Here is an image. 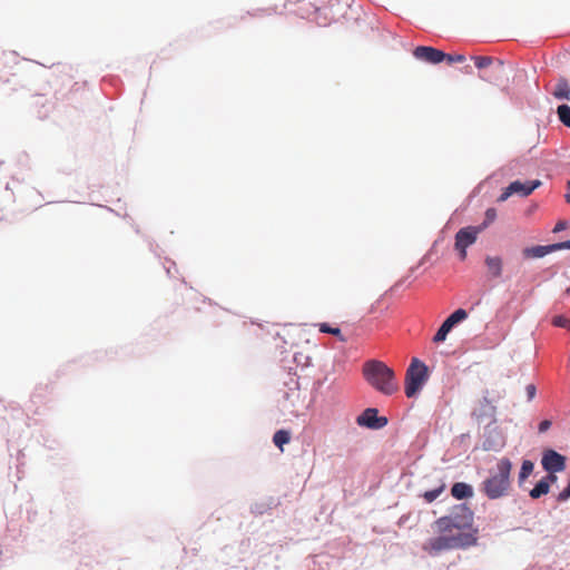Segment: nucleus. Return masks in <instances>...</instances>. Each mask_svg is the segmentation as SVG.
I'll list each match as a JSON object with an SVG mask.
<instances>
[{
	"instance_id": "nucleus-1",
	"label": "nucleus",
	"mask_w": 570,
	"mask_h": 570,
	"mask_svg": "<svg viewBox=\"0 0 570 570\" xmlns=\"http://www.w3.org/2000/svg\"><path fill=\"white\" fill-rule=\"evenodd\" d=\"M434 524L439 535L423 544V550L431 556L465 549L478 541V531L473 529V512L464 504L455 507L449 515L439 518Z\"/></svg>"
},
{
	"instance_id": "nucleus-2",
	"label": "nucleus",
	"mask_w": 570,
	"mask_h": 570,
	"mask_svg": "<svg viewBox=\"0 0 570 570\" xmlns=\"http://www.w3.org/2000/svg\"><path fill=\"white\" fill-rule=\"evenodd\" d=\"M511 471L512 462L508 458L500 459L482 481L480 491L490 500L508 497L512 489Z\"/></svg>"
},
{
	"instance_id": "nucleus-3",
	"label": "nucleus",
	"mask_w": 570,
	"mask_h": 570,
	"mask_svg": "<svg viewBox=\"0 0 570 570\" xmlns=\"http://www.w3.org/2000/svg\"><path fill=\"white\" fill-rule=\"evenodd\" d=\"M362 372L365 381L384 395H392L399 390L394 371L381 361L365 362Z\"/></svg>"
},
{
	"instance_id": "nucleus-4",
	"label": "nucleus",
	"mask_w": 570,
	"mask_h": 570,
	"mask_svg": "<svg viewBox=\"0 0 570 570\" xmlns=\"http://www.w3.org/2000/svg\"><path fill=\"white\" fill-rule=\"evenodd\" d=\"M429 380L426 365L417 358L411 361L405 375V395L413 397Z\"/></svg>"
},
{
	"instance_id": "nucleus-5",
	"label": "nucleus",
	"mask_w": 570,
	"mask_h": 570,
	"mask_svg": "<svg viewBox=\"0 0 570 570\" xmlns=\"http://www.w3.org/2000/svg\"><path fill=\"white\" fill-rule=\"evenodd\" d=\"M480 233L482 232L478 226H468L458 230L454 247L460 253L461 261L466 258V248L476 242Z\"/></svg>"
},
{
	"instance_id": "nucleus-6",
	"label": "nucleus",
	"mask_w": 570,
	"mask_h": 570,
	"mask_svg": "<svg viewBox=\"0 0 570 570\" xmlns=\"http://www.w3.org/2000/svg\"><path fill=\"white\" fill-rule=\"evenodd\" d=\"M541 186V181L535 180H527V181H520L515 180L512 181L499 196L498 202L503 203L505 202L510 196L517 194L522 197H527L533 193L534 189Z\"/></svg>"
},
{
	"instance_id": "nucleus-7",
	"label": "nucleus",
	"mask_w": 570,
	"mask_h": 570,
	"mask_svg": "<svg viewBox=\"0 0 570 570\" xmlns=\"http://www.w3.org/2000/svg\"><path fill=\"white\" fill-rule=\"evenodd\" d=\"M468 317V313L463 308H459L453 312L440 326L438 332L433 337L434 343H441L445 341L449 332L460 322L464 321Z\"/></svg>"
},
{
	"instance_id": "nucleus-8",
	"label": "nucleus",
	"mask_w": 570,
	"mask_h": 570,
	"mask_svg": "<svg viewBox=\"0 0 570 570\" xmlns=\"http://www.w3.org/2000/svg\"><path fill=\"white\" fill-rule=\"evenodd\" d=\"M377 409L368 407L356 417V423L360 426H365L372 430H379L387 424L385 416H379Z\"/></svg>"
},
{
	"instance_id": "nucleus-9",
	"label": "nucleus",
	"mask_w": 570,
	"mask_h": 570,
	"mask_svg": "<svg viewBox=\"0 0 570 570\" xmlns=\"http://www.w3.org/2000/svg\"><path fill=\"white\" fill-rule=\"evenodd\" d=\"M507 76L505 63L501 59H497L489 69L480 75V78L488 82L500 86L507 79Z\"/></svg>"
},
{
	"instance_id": "nucleus-10",
	"label": "nucleus",
	"mask_w": 570,
	"mask_h": 570,
	"mask_svg": "<svg viewBox=\"0 0 570 570\" xmlns=\"http://www.w3.org/2000/svg\"><path fill=\"white\" fill-rule=\"evenodd\" d=\"M541 463L548 472H560L566 469V458L554 450H547L543 453Z\"/></svg>"
},
{
	"instance_id": "nucleus-11",
	"label": "nucleus",
	"mask_w": 570,
	"mask_h": 570,
	"mask_svg": "<svg viewBox=\"0 0 570 570\" xmlns=\"http://www.w3.org/2000/svg\"><path fill=\"white\" fill-rule=\"evenodd\" d=\"M413 56L429 63H440L444 60L445 53L433 47L419 46L414 49Z\"/></svg>"
},
{
	"instance_id": "nucleus-12",
	"label": "nucleus",
	"mask_w": 570,
	"mask_h": 570,
	"mask_svg": "<svg viewBox=\"0 0 570 570\" xmlns=\"http://www.w3.org/2000/svg\"><path fill=\"white\" fill-rule=\"evenodd\" d=\"M484 264L492 278H500L503 271V261L500 256H485Z\"/></svg>"
},
{
	"instance_id": "nucleus-13",
	"label": "nucleus",
	"mask_w": 570,
	"mask_h": 570,
	"mask_svg": "<svg viewBox=\"0 0 570 570\" xmlns=\"http://www.w3.org/2000/svg\"><path fill=\"white\" fill-rule=\"evenodd\" d=\"M552 252H554L553 244L548 246L538 245L524 248L522 255L524 258H541Z\"/></svg>"
},
{
	"instance_id": "nucleus-14",
	"label": "nucleus",
	"mask_w": 570,
	"mask_h": 570,
	"mask_svg": "<svg viewBox=\"0 0 570 570\" xmlns=\"http://www.w3.org/2000/svg\"><path fill=\"white\" fill-rule=\"evenodd\" d=\"M552 96L560 100H570V85L564 77L558 79Z\"/></svg>"
},
{
	"instance_id": "nucleus-15",
	"label": "nucleus",
	"mask_w": 570,
	"mask_h": 570,
	"mask_svg": "<svg viewBox=\"0 0 570 570\" xmlns=\"http://www.w3.org/2000/svg\"><path fill=\"white\" fill-rule=\"evenodd\" d=\"M451 494L458 500L469 499L473 497V489L464 482H456L451 489Z\"/></svg>"
},
{
	"instance_id": "nucleus-16",
	"label": "nucleus",
	"mask_w": 570,
	"mask_h": 570,
	"mask_svg": "<svg viewBox=\"0 0 570 570\" xmlns=\"http://www.w3.org/2000/svg\"><path fill=\"white\" fill-rule=\"evenodd\" d=\"M291 441V433L287 430H278L273 436L274 444L283 452V446Z\"/></svg>"
},
{
	"instance_id": "nucleus-17",
	"label": "nucleus",
	"mask_w": 570,
	"mask_h": 570,
	"mask_svg": "<svg viewBox=\"0 0 570 570\" xmlns=\"http://www.w3.org/2000/svg\"><path fill=\"white\" fill-rule=\"evenodd\" d=\"M533 469H534V464H533L532 461L524 460L522 462V465H521V469H520V472H519V475H518V482H519L520 487L530 476V474L533 472Z\"/></svg>"
},
{
	"instance_id": "nucleus-18",
	"label": "nucleus",
	"mask_w": 570,
	"mask_h": 570,
	"mask_svg": "<svg viewBox=\"0 0 570 570\" xmlns=\"http://www.w3.org/2000/svg\"><path fill=\"white\" fill-rule=\"evenodd\" d=\"M549 483L546 480H540L535 487L530 491V497L532 499H539L540 497L547 494L549 492Z\"/></svg>"
},
{
	"instance_id": "nucleus-19",
	"label": "nucleus",
	"mask_w": 570,
	"mask_h": 570,
	"mask_svg": "<svg viewBox=\"0 0 570 570\" xmlns=\"http://www.w3.org/2000/svg\"><path fill=\"white\" fill-rule=\"evenodd\" d=\"M472 59L474 60V63H475V67L480 70H487L489 69L497 59L492 58V57H488V56H476V57H472Z\"/></svg>"
},
{
	"instance_id": "nucleus-20",
	"label": "nucleus",
	"mask_w": 570,
	"mask_h": 570,
	"mask_svg": "<svg viewBox=\"0 0 570 570\" xmlns=\"http://www.w3.org/2000/svg\"><path fill=\"white\" fill-rule=\"evenodd\" d=\"M557 115L559 120L567 127L570 128V107L568 105H560L557 108Z\"/></svg>"
},
{
	"instance_id": "nucleus-21",
	"label": "nucleus",
	"mask_w": 570,
	"mask_h": 570,
	"mask_svg": "<svg viewBox=\"0 0 570 570\" xmlns=\"http://www.w3.org/2000/svg\"><path fill=\"white\" fill-rule=\"evenodd\" d=\"M320 332L332 334L338 337L341 342H345V337L342 336L341 330L338 327H332L327 323L320 324Z\"/></svg>"
},
{
	"instance_id": "nucleus-22",
	"label": "nucleus",
	"mask_w": 570,
	"mask_h": 570,
	"mask_svg": "<svg viewBox=\"0 0 570 570\" xmlns=\"http://www.w3.org/2000/svg\"><path fill=\"white\" fill-rule=\"evenodd\" d=\"M495 219H497V210L494 208H488L485 212V218H484L483 223L481 225H479L478 227L481 228V232H483Z\"/></svg>"
},
{
	"instance_id": "nucleus-23",
	"label": "nucleus",
	"mask_w": 570,
	"mask_h": 570,
	"mask_svg": "<svg viewBox=\"0 0 570 570\" xmlns=\"http://www.w3.org/2000/svg\"><path fill=\"white\" fill-rule=\"evenodd\" d=\"M445 489V485L442 484L441 487H439L438 489H434V490H430V491H426L424 492L423 494V498L425 499L426 502L431 503L433 502L436 498H439V495L444 491Z\"/></svg>"
},
{
	"instance_id": "nucleus-24",
	"label": "nucleus",
	"mask_w": 570,
	"mask_h": 570,
	"mask_svg": "<svg viewBox=\"0 0 570 570\" xmlns=\"http://www.w3.org/2000/svg\"><path fill=\"white\" fill-rule=\"evenodd\" d=\"M552 324L558 327H564L570 330V320L564 316H554L552 320Z\"/></svg>"
},
{
	"instance_id": "nucleus-25",
	"label": "nucleus",
	"mask_w": 570,
	"mask_h": 570,
	"mask_svg": "<svg viewBox=\"0 0 570 570\" xmlns=\"http://www.w3.org/2000/svg\"><path fill=\"white\" fill-rule=\"evenodd\" d=\"M444 60L448 63H454V62H463L465 60V57L463 55H448L445 53Z\"/></svg>"
},
{
	"instance_id": "nucleus-26",
	"label": "nucleus",
	"mask_w": 570,
	"mask_h": 570,
	"mask_svg": "<svg viewBox=\"0 0 570 570\" xmlns=\"http://www.w3.org/2000/svg\"><path fill=\"white\" fill-rule=\"evenodd\" d=\"M570 498V482L568 485L558 494L557 500L559 502L567 501Z\"/></svg>"
},
{
	"instance_id": "nucleus-27",
	"label": "nucleus",
	"mask_w": 570,
	"mask_h": 570,
	"mask_svg": "<svg viewBox=\"0 0 570 570\" xmlns=\"http://www.w3.org/2000/svg\"><path fill=\"white\" fill-rule=\"evenodd\" d=\"M525 391H527L529 401H531L535 396V393H537L535 386L533 384H529V385H527Z\"/></svg>"
},
{
	"instance_id": "nucleus-28",
	"label": "nucleus",
	"mask_w": 570,
	"mask_h": 570,
	"mask_svg": "<svg viewBox=\"0 0 570 570\" xmlns=\"http://www.w3.org/2000/svg\"><path fill=\"white\" fill-rule=\"evenodd\" d=\"M554 252L560 249H570V240L553 244Z\"/></svg>"
},
{
	"instance_id": "nucleus-29",
	"label": "nucleus",
	"mask_w": 570,
	"mask_h": 570,
	"mask_svg": "<svg viewBox=\"0 0 570 570\" xmlns=\"http://www.w3.org/2000/svg\"><path fill=\"white\" fill-rule=\"evenodd\" d=\"M551 426V422L549 420H543L542 422H540L539 424V432L540 433H543L546 431H548Z\"/></svg>"
},
{
	"instance_id": "nucleus-30",
	"label": "nucleus",
	"mask_w": 570,
	"mask_h": 570,
	"mask_svg": "<svg viewBox=\"0 0 570 570\" xmlns=\"http://www.w3.org/2000/svg\"><path fill=\"white\" fill-rule=\"evenodd\" d=\"M556 472H549L548 475H546L544 478H542V480H546L547 483H554L557 481V475L554 474Z\"/></svg>"
},
{
	"instance_id": "nucleus-31",
	"label": "nucleus",
	"mask_w": 570,
	"mask_h": 570,
	"mask_svg": "<svg viewBox=\"0 0 570 570\" xmlns=\"http://www.w3.org/2000/svg\"><path fill=\"white\" fill-rule=\"evenodd\" d=\"M566 226H567L566 222H559L554 226L553 232L557 233V232L563 230L566 228Z\"/></svg>"
},
{
	"instance_id": "nucleus-32",
	"label": "nucleus",
	"mask_w": 570,
	"mask_h": 570,
	"mask_svg": "<svg viewBox=\"0 0 570 570\" xmlns=\"http://www.w3.org/2000/svg\"><path fill=\"white\" fill-rule=\"evenodd\" d=\"M569 191L566 194V200L570 203V180L567 183Z\"/></svg>"
}]
</instances>
